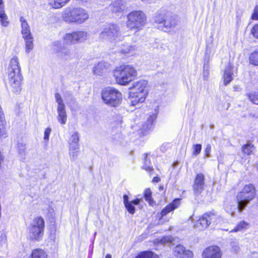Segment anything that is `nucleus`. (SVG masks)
Masks as SVG:
<instances>
[{
    "instance_id": "nucleus-1",
    "label": "nucleus",
    "mask_w": 258,
    "mask_h": 258,
    "mask_svg": "<svg viewBox=\"0 0 258 258\" xmlns=\"http://www.w3.org/2000/svg\"><path fill=\"white\" fill-rule=\"evenodd\" d=\"M8 84L12 92L19 94L22 89L23 77L21 66L17 56H13L10 60L8 68Z\"/></svg>"
},
{
    "instance_id": "nucleus-2",
    "label": "nucleus",
    "mask_w": 258,
    "mask_h": 258,
    "mask_svg": "<svg viewBox=\"0 0 258 258\" xmlns=\"http://www.w3.org/2000/svg\"><path fill=\"white\" fill-rule=\"evenodd\" d=\"M147 86V82L145 80L134 83L130 92L129 103L131 106H135L144 101L148 94Z\"/></svg>"
},
{
    "instance_id": "nucleus-3",
    "label": "nucleus",
    "mask_w": 258,
    "mask_h": 258,
    "mask_svg": "<svg viewBox=\"0 0 258 258\" xmlns=\"http://www.w3.org/2000/svg\"><path fill=\"white\" fill-rule=\"evenodd\" d=\"M135 68L130 64L121 65L114 71V76L117 84L126 85L137 76Z\"/></svg>"
},
{
    "instance_id": "nucleus-4",
    "label": "nucleus",
    "mask_w": 258,
    "mask_h": 258,
    "mask_svg": "<svg viewBox=\"0 0 258 258\" xmlns=\"http://www.w3.org/2000/svg\"><path fill=\"white\" fill-rule=\"evenodd\" d=\"M154 22L161 26V29L166 31L170 29L174 28L178 22V18L169 12L165 10H160L157 13L154 17Z\"/></svg>"
},
{
    "instance_id": "nucleus-5",
    "label": "nucleus",
    "mask_w": 258,
    "mask_h": 258,
    "mask_svg": "<svg viewBox=\"0 0 258 258\" xmlns=\"http://www.w3.org/2000/svg\"><path fill=\"white\" fill-rule=\"evenodd\" d=\"M99 38L101 40H107L114 42L122 40L121 35L118 26L115 24H109L103 28L99 34Z\"/></svg>"
},
{
    "instance_id": "nucleus-6",
    "label": "nucleus",
    "mask_w": 258,
    "mask_h": 258,
    "mask_svg": "<svg viewBox=\"0 0 258 258\" xmlns=\"http://www.w3.org/2000/svg\"><path fill=\"white\" fill-rule=\"evenodd\" d=\"M255 189L252 184L245 185L237 196V209L241 212L255 197Z\"/></svg>"
},
{
    "instance_id": "nucleus-7",
    "label": "nucleus",
    "mask_w": 258,
    "mask_h": 258,
    "mask_svg": "<svg viewBox=\"0 0 258 258\" xmlns=\"http://www.w3.org/2000/svg\"><path fill=\"white\" fill-rule=\"evenodd\" d=\"M127 17V28L131 30H135L136 32L141 29L146 22L145 15L141 11H133L128 14Z\"/></svg>"
},
{
    "instance_id": "nucleus-8",
    "label": "nucleus",
    "mask_w": 258,
    "mask_h": 258,
    "mask_svg": "<svg viewBox=\"0 0 258 258\" xmlns=\"http://www.w3.org/2000/svg\"><path fill=\"white\" fill-rule=\"evenodd\" d=\"M102 99L105 104L115 107L119 105L122 100V94L112 87L105 88L101 93Z\"/></svg>"
},
{
    "instance_id": "nucleus-9",
    "label": "nucleus",
    "mask_w": 258,
    "mask_h": 258,
    "mask_svg": "<svg viewBox=\"0 0 258 258\" xmlns=\"http://www.w3.org/2000/svg\"><path fill=\"white\" fill-rule=\"evenodd\" d=\"M224 219L213 213H206L203 214L196 222L195 227L199 230L207 228L211 223L215 225L221 224Z\"/></svg>"
},
{
    "instance_id": "nucleus-10",
    "label": "nucleus",
    "mask_w": 258,
    "mask_h": 258,
    "mask_svg": "<svg viewBox=\"0 0 258 258\" xmlns=\"http://www.w3.org/2000/svg\"><path fill=\"white\" fill-rule=\"evenodd\" d=\"M44 220L39 217L35 218L29 228V236L34 240H39L44 233Z\"/></svg>"
},
{
    "instance_id": "nucleus-11",
    "label": "nucleus",
    "mask_w": 258,
    "mask_h": 258,
    "mask_svg": "<svg viewBox=\"0 0 258 258\" xmlns=\"http://www.w3.org/2000/svg\"><path fill=\"white\" fill-rule=\"evenodd\" d=\"M79 136L78 132L74 133L70 139L69 155L71 160H75L78 155Z\"/></svg>"
},
{
    "instance_id": "nucleus-12",
    "label": "nucleus",
    "mask_w": 258,
    "mask_h": 258,
    "mask_svg": "<svg viewBox=\"0 0 258 258\" xmlns=\"http://www.w3.org/2000/svg\"><path fill=\"white\" fill-rule=\"evenodd\" d=\"M88 33L85 31H76L66 34L63 37L67 43H73L76 42H83L87 39Z\"/></svg>"
},
{
    "instance_id": "nucleus-13",
    "label": "nucleus",
    "mask_w": 258,
    "mask_h": 258,
    "mask_svg": "<svg viewBox=\"0 0 258 258\" xmlns=\"http://www.w3.org/2000/svg\"><path fill=\"white\" fill-rule=\"evenodd\" d=\"M222 252L221 248L216 245L209 246L203 251L202 258H221Z\"/></svg>"
},
{
    "instance_id": "nucleus-14",
    "label": "nucleus",
    "mask_w": 258,
    "mask_h": 258,
    "mask_svg": "<svg viewBox=\"0 0 258 258\" xmlns=\"http://www.w3.org/2000/svg\"><path fill=\"white\" fill-rule=\"evenodd\" d=\"M174 252L178 258H192L193 252L185 248L182 245L179 244L175 246Z\"/></svg>"
},
{
    "instance_id": "nucleus-15",
    "label": "nucleus",
    "mask_w": 258,
    "mask_h": 258,
    "mask_svg": "<svg viewBox=\"0 0 258 258\" xmlns=\"http://www.w3.org/2000/svg\"><path fill=\"white\" fill-rule=\"evenodd\" d=\"M74 9L76 23L82 24L89 19V14L85 9L81 8H76Z\"/></svg>"
},
{
    "instance_id": "nucleus-16",
    "label": "nucleus",
    "mask_w": 258,
    "mask_h": 258,
    "mask_svg": "<svg viewBox=\"0 0 258 258\" xmlns=\"http://www.w3.org/2000/svg\"><path fill=\"white\" fill-rule=\"evenodd\" d=\"M205 178L204 174H198L196 176L195 183L193 185L194 191L196 194H200L204 189Z\"/></svg>"
},
{
    "instance_id": "nucleus-17",
    "label": "nucleus",
    "mask_w": 258,
    "mask_h": 258,
    "mask_svg": "<svg viewBox=\"0 0 258 258\" xmlns=\"http://www.w3.org/2000/svg\"><path fill=\"white\" fill-rule=\"evenodd\" d=\"M74 8H67L62 13V20L69 23H76Z\"/></svg>"
},
{
    "instance_id": "nucleus-18",
    "label": "nucleus",
    "mask_w": 258,
    "mask_h": 258,
    "mask_svg": "<svg viewBox=\"0 0 258 258\" xmlns=\"http://www.w3.org/2000/svg\"><path fill=\"white\" fill-rule=\"evenodd\" d=\"M125 2L124 0H113L109 6L113 13H121L125 9Z\"/></svg>"
},
{
    "instance_id": "nucleus-19",
    "label": "nucleus",
    "mask_w": 258,
    "mask_h": 258,
    "mask_svg": "<svg viewBox=\"0 0 258 258\" xmlns=\"http://www.w3.org/2000/svg\"><path fill=\"white\" fill-rule=\"evenodd\" d=\"M57 56L59 59L64 61L71 60L75 57L73 51L67 47L60 51Z\"/></svg>"
},
{
    "instance_id": "nucleus-20",
    "label": "nucleus",
    "mask_w": 258,
    "mask_h": 258,
    "mask_svg": "<svg viewBox=\"0 0 258 258\" xmlns=\"http://www.w3.org/2000/svg\"><path fill=\"white\" fill-rule=\"evenodd\" d=\"M179 205L180 199H175L172 202H171L170 204L166 206L165 208H164L162 209L160 213L161 217H163V216L166 215L168 213L176 209L178 207Z\"/></svg>"
},
{
    "instance_id": "nucleus-21",
    "label": "nucleus",
    "mask_w": 258,
    "mask_h": 258,
    "mask_svg": "<svg viewBox=\"0 0 258 258\" xmlns=\"http://www.w3.org/2000/svg\"><path fill=\"white\" fill-rule=\"evenodd\" d=\"M21 26V33L23 37L32 36L30 26L26 20L22 16L20 18Z\"/></svg>"
},
{
    "instance_id": "nucleus-22",
    "label": "nucleus",
    "mask_w": 258,
    "mask_h": 258,
    "mask_svg": "<svg viewBox=\"0 0 258 258\" xmlns=\"http://www.w3.org/2000/svg\"><path fill=\"white\" fill-rule=\"evenodd\" d=\"M107 67V63L100 62L94 66L92 70L93 73L95 76H101L105 72Z\"/></svg>"
},
{
    "instance_id": "nucleus-23",
    "label": "nucleus",
    "mask_w": 258,
    "mask_h": 258,
    "mask_svg": "<svg viewBox=\"0 0 258 258\" xmlns=\"http://www.w3.org/2000/svg\"><path fill=\"white\" fill-rule=\"evenodd\" d=\"M232 67L229 63L225 68L223 76L224 85H227L233 80Z\"/></svg>"
},
{
    "instance_id": "nucleus-24",
    "label": "nucleus",
    "mask_w": 258,
    "mask_h": 258,
    "mask_svg": "<svg viewBox=\"0 0 258 258\" xmlns=\"http://www.w3.org/2000/svg\"><path fill=\"white\" fill-rule=\"evenodd\" d=\"M57 119L58 121L61 124L63 125L66 124L67 120V114L66 111L65 106L62 107H57Z\"/></svg>"
},
{
    "instance_id": "nucleus-25",
    "label": "nucleus",
    "mask_w": 258,
    "mask_h": 258,
    "mask_svg": "<svg viewBox=\"0 0 258 258\" xmlns=\"http://www.w3.org/2000/svg\"><path fill=\"white\" fill-rule=\"evenodd\" d=\"M137 49L136 45L123 44L120 47L119 52L123 54H132L136 52Z\"/></svg>"
},
{
    "instance_id": "nucleus-26",
    "label": "nucleus",
    "mask_w": 258,
    "mask_h": 258,
    "mask_svg": "<svg viewBox=\"0 0 258 258\" xmlns=\"http://www.w3.org/2000/svg\"><path fill=\"white\" fill-rule=\"evenodd\" d=\"M66 46L61 40H57L53 41L51 44V49L53 52L57 55Z\"/></svg>"
},
{
    "instance_id": "nucleus-27",
    "label": "nucleus",
    "mask_w": 258,
    "mask_h": 258,
    "mask_svg": "<svg viewBox=\"0 0 258 258\" xmlns=\"http://www.w3.org/2000/svg\"><path fill=\"white\" fill-rule=\"evenodd\" d=\"M249 227V224L244 221L239 222L236 226L230 231V232H237L246 230Z\"/></svg>"
},
{
    "instance_id": "nucleus-28",
    "label": "nucleus",
    "mask_w": 258,
    "mask_h": 258,
    "mask_svg": "<svg viewBox=\"0 0 258 258\" xmlns=\"http://www.w3.org/2000/svg\"><path fill=\"white\" fill-rule=\"evenodd\" d=\"M156 118V115L155 114H153L152 115H151L148 119H147V121L146 123V124H144L142 128V132H144V135L145 134V133L150 130L153 126V124L154 121Z\"/></svg>"
},
{
    "instance_id": "nucleus-29",
    "label": "nucleus",
    "mask_w": 258,
    "mask_h": 258,
    "mask_svg": "<svg viewBox=\"0 0 258 258\" xmlns=\"http://www.w3.org/2000/svg\"><path fill=\"white\" fill-rule=\"evenodd\" d=\"M141 200L136 199L133 201H130L129 203L124 206L129 213L134 214L136 211L135 205H138L140 204Z\"/></svg>"
},
{
    "instance_id": "nucleus-30",
    "label": "nucleus",
    "mask_w": 258,
    "mask_h": 258,
    "mask_svg": "<svg viewBox=\"0 0 258 258\" xmlns=\"http://www.w3.org/2000/svg\"><path fill=\"white\" fill-rule=\"evenodd\" d=\"M29 258H47V255L43 250L37 248L32 250Z\"/></svg>"
},
{
    "instance_id": "nucleus-31",
    "label": "nucleus",
    "mask_w": 258,
    "mask_h": 258,
    "mask_svg": "<svg viewBox=\"0 0 258 258\" xmlns=\"http://www.w3.org/2000/svg\"><path fill=\"white\" fill-rule=\"evenodd\" d=\"M70 0L50 1L49 5L54 9H59L66 5Z\"/></svg>"
},
{
    "instance_id": "nucleus-32",
    "label": "nucleus",
    "mask_w": 258,
    "mask_h": 258,
    "mask_svg": "<svg viewBox=\"0 0 258 258\" xmlns=\"http://www.w3.org/2000/svg\"><path fill=\"white\" fill-rule=\"evenodd\" d=\"M135 258H159V256L152 251H145L140 252Z\"/></svg>"
},
{
    "instance_id": "nucleus-33",
    "label": "nucleus",
    "mask_w": 258,
    "mask_h": 258,
    "mask_svg": "<svg viewBox=\"0 0 258 258\" xmlns=\"http://www.w3.org/2000/svg\"><path fill=\"white\" fill-rule=\"evenodd\" d=\"M255 149L254 145L251 143H248L242 147V152L244 154L250 155L252 154Z\"/></svg>"
},
{
    "instance_id": "nucleus-34",
    "label": "nucleus",
    "mask_w": 258,
    "mask_h": 258,
    "mask_svg": "<svg viewBox=\"0 0 258 258\" xmlns=\"http://www.w3.org/2000/svg\"><path fill=\"white\" fill-rule=\"evenodd\" d=\"M25 41L26 51L29 52L33 48V38L32 36L23 37Z\"/></svg>"
},
{
    "instance_id": "nucleus-35",
    "label": "nucleus",
    "mask_w": 258,
    "mask_h": 258,
    "mask_svg": "<svg viewBox=\"0 0 258 258\" xmlns=\"http://www.w3.org/2000/svg\"><path fill=\"white\" fill-rule=\"evenodd\" d=\"M147 156L148 154H146L143 168L146 170L147 172L151 173L152 171H153V168L151 164L150 160L148 158Z\"/></svg>"
},
{
    "instance_id": "nucleus-36",
    "label": "nucleus",
    "mask_w": 258,
    "mask_h": 258,
    "mask_svg": "<svg viewBox=\"0 0 258 258\" xmlns=\"http://www.w3.org/2000/svg\"><path fill=\"white\" fill-rule=\"evenodd\" d=\"M246 96L252 103L258 105V92L254 91L247 93Z\"/></svg>"
},
{
    "instance_id": "nucleus-37",
    "label": "nucleus",
    "mask_w": 258,
    "mask_h": 258,
    "mask_svg": "<svg viewBox=\"0 0 258 258\" xmlns=\"http://www.w3.org/2000/svg\"><path fill=\"white\" fill-rule=\"evenodd\" d=\"M249 60L251 64L258 66V51L251 53L249 57Z\"/></svg>"
},
{
    "instance_id": "nucleus-38",
    "label": "nucleus",
    "mask_w": 258,
    "mask_h": 258,
    "mask_svg": "<svg viewBox=\"0 0 258 258\" xmlns=\"http://www.w3.org/2000/svg\"><path fill=\"white\" fill-rule=\"evenodd\" d=\"M152 192L150 189H146L144 191V198L150 205H152L153 200L152 198Z\"/></svg>"
},
{
    "instance_id": "nucleus-39",
    "label": "nucleus",
    "mask_w": 258,
    "mask_h": 258,
    "mask_svg": "<svg viewBox=\"0 0 258 258\" xmlns=\"http://www.w3.org/2000/svg\"><path fill=\"white\" fill-rule=\"evenodd\" d=\"M192 155L193 156L196 157L201 153L202 150V145L199 144L194 145L192 146Z\"/></svg>"
},
{
    "instance_id": "nucleus-40",
    "label": "nucleus",
    "mask_w": 258,
    "mask_h": 258,
    "mask_svg": "<svg viewBox=\"0 0 258 258\" xmlns=\"http://www.w3.org/2000/svg\"><path fill=\"white\" fill-rule=\"evenodd\" d=\"M55 98L56 102L57 103V107H62L65 106L61 97L58 93H56L55 94Z\"/></svg>"
},
{
    "instance_id": "nucleus-41",
    "label": "nucleus",
    "mask_w": 258,
    "mask_h": 258,
    "mask_svg": "<svg viewBox=\"0 0 258 258\" xmlns=\"http://www.w3.org/2000/svg\"><path fill=\"white\" fill-rule=\"evenodd\" d=\"M8 19L7 16L0 17V21L3 26L7 27L8 25L9 22L8 21Z\"/></svg>"
},
{
    "instance_id": "nucleus-42",
    "label": "nucleus",
    "mask_w": 258,
    "mask_h": 258,
    "mask_svg": "<svg viewBox=\"0 0 258 258\" xmlns=\"http://www.w3.org/2000/svg\"><path fill=\"white\" fill-rule=\"evenodd\" d=\"M173 241V238L171 236H165L160 239V242L161 243H170Z\"/></svg>"
},
{
    "instance_id": "nucleus-43",
    "label": "nucleus",
    "mask_w": 258,
    "mask_h": 258,
    "mask_svg": "<svg viewBox=\"0 0 258 258\" xmlns=\"http://www.w3.org/2000/svg\"><path fill=\"white\" fill-rule=\"evenodd\" d=\"M51 129L50 127H47L44 131V139L45 140H48L50 134L51 133Z\"/></svg>"
},
{
    "instance_id": "nucleus-44",
    "label": "nucleus",
    "mask_w": 258,
    "mask_h": 258,
    "mask_svg": "<svg viewBox=\"0 0 258 258\" xmlns=\"http://www.w3.org/2000/svg\"><path fill=\"white\" fill-rule=\"evenodd\" d=\"M251 33L254 37L258 38V24L252 28Z\"/></svg>"
},
{
    "instance_id": "nucleus-45",
    "label": "nucleus",
    "mask_w": 258,
    "mask_h": 258,
    "mask_svg": "<svg viewBox=\"0 0 258 258\" xmlns=\"http://www.w3.org/2000/svg\"><path fill=\"white\" fill-rule=\"evenodd\" d=\"M230 245L232 247L233 251L234 252H237L239 249L237 242L235 241L231 242L230 243Z\"/></svg>"
},
{
    "instance_id": "nucleus-46",
    "label": "nucleus",
    "mask_w": 258,
    "mask_h": 258,
    "mask_svg": "<svg viewBox=\"0 0 258 258\" xmlns=\"http://www.w3.org/2000/svg\"><path fill=\"white\" fill-rule=\"evenodd\" d=\"M211 151V146L210 144H208L206 146V148L205 150V154L207 157H210V153Z\"/></svg>"
},
{
    "instance_id": "nucleus-47",
    "label": "nucleus",
    "mask_w": 258,
    "mask_h": 258,
    "mask_svg": "<svg viewBox=\"0 0 258 258\" xmlns=\"http://www.w3.org/2000/svg\"><path fill=\"white\" fill-rule=\"evenodd\" d=\"M251 18L253 20H258V6L255 8L254 12L251 16Z\"/></svg>"
},
{
    "instance_id": "nucleus-48",
    "label": "nucleus",
    "mask_w": 258,
    "mask_h": 258,
    "mask_svg": "<svg viewBox=\"0 0 258 258\" xmlns=\"http://www.w3.org/2000/svg\"><path fill=\"white\" fill-rule=\"evenodd\" d=\"M18 148L20 149L19 153L21 154H23L25 152V146L23 145L22 144H20L18 145Z\"/></svg>"
},
{
    "instance_id": "nucleus-49",
    "label": "nucleus",
    "mask_w": 258,
    "mask_h": 258,
    "mask_svg": "<svg viewBox=\"0 0 258 258\" xmlns=\"http://www.w3.org/2000/svg\"><path fill=\"white\" fill-rule=\"evenodd\" d=\"M7 16L4 10V6H0V17Z\"/></svg>"
},
{
    "instance_id": "nucleus-50",
    "label": "nucleus",
    "mask_w": 258,
    "mask_h": 258,
    "mask_svg": "<svg viewBox=\"0 0 258 258\" xmlns=\"http://www.w3.org/2000/svg\"><path fill=\"white\" fill-rule=\"evenodd\" d=\"M123 204H124V206L130 202V201H128V196L126 195H123Z\"/></svg>"
},
{
    "instance_id": "nucleus-51",
    "label": "nucleus",
    "mask_w": 258,
    "mask_h": 258,
    "mask_svg": "<svg viewBox=\"0 0 258 258\" xmlns=\"http://www.w3.org/2000/svg\"><path fill=\"white\" fill-rule=\"evenodd\" d=\"M6 132L5 130H3V128L2 129L0 128V137H6Z\"/></svg>"
},
{
    "instance_id": "nucleus-52",
    "label": "nucleus",
    "mask_w": 258,
    "mask_h": 258,
    "mask_svg": "<svg viewBox=\"0 0 258 258\" xmlns=\"http://www.w3.org/2000/svg\"><path fill=\"white\" fill-rule=\"evenodd\" d=\"M4 118V115L2 112V107L0 106V120L1 121H3V119Z\"/></svg>"
},
{
    "instance_id": "nucleus-53",
    "label": "nucleus",
    "mask_w": 258,
    "mask_h": 258,
    "mask_svg": "<svg viewBox=\"0 0 258 258\" xmlns=\"http://www.w3.org/2000/svg\"><path fill=\"white\" fill-rule=\"evenodd\" d=\"M144 3H147V4H152L154 3L155 2V0H141Z\"/></svg>"
},
{
    "instance_id": "nucleus-54",
    "label": "nucleus",
    "mask_w": 258,
    "mask_h": 258,
    "mask_svg": "<svg viewBox=\"0 0 258 258\" xmlns=\"http://www.w3.org/2000/svg\"><path fill=\"white\" fill-rule=\"evenodd\" d=\"M160 180V179L159 177H154V178L153 179V182H159Z\"/></svg>"
},
{
    "instance_id": "nucleus-55",
    "label": "nucleus",
    "mask_w": 258,
    "mask_h": 258,
    "mask_svg": "<svg viewBox=\"0 0 258 258\" xmlns=\"http://www.w3.org/2000/svg\"><path fill=\"white\" fill-rule=\"evenodd\" d=\"M105 258H111V255L110 254H108L106 255Z\"/></svg>"
},
{
    "instance_id": "nucleus-56",
    "label": "nucleus",
    "mask_w": 258,
    "mask_h": 258,
    "mask_svg": "<svg viewBox=\"0 0 258 258\" xmlns=\"http://www.w3.org/2000/svg\"><path fill=\"white\" fill-rule=\"evenodd\" d=\"M3 4V0H0V6H2Z\"/></svg>"
},
{
    "instance_id": "nucleus-57",
    "label": "nucleus",
    "mask_w": 258,
    "mask_h": 258,
    "mask_svg": "<svg viewBox=\"0 0 258 258\" xmlns=\"http://www.w3.org/2000/svg\"><path fill=\"white\" fill-rule=\"evenodd\" d=\"M230 214H231V215L232 216H234V212H231Z\"/></svg>"
},
{
    "instance_id": "nucleus-58",
    "label": "nucleus",
    "mask_w": 258,
    "mask_h": 258,
    "mask_svg": "<svg viewBox=\"0 0 258 258\" xmlns=\"http://www.w3.org/2000/svg\"><path fill=\"white\" fill-rule=\"evenodd\" d=\"M71 98L72 100H74V98L72 96H71Z\"/></svg>"
},
{
    "instance_id": "nucleus-59",
    "label": "nucleus",
    "mask_w": 258,
    "mask_h": 258,
    "mask_svg": "<svg viewBox=\"0 0 258 258\" xmlns=\"http://www.w3.org/2000/svg\"><path fill=\"white\" fill-rule=\"evenodd\" d=\"M160 190H163V187H160Z\"/></svg>"
}]
</instances>
